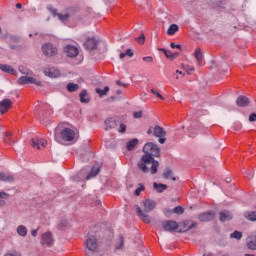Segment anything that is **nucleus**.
I'll use <instances>...</instances> for the list:
<instances>
[{
    "label": "nucleus",
    "mask_w": 256,
    "mask_h": 256,
    "mask_svg": "<svg viewBox=\"0 0 256 256\" xmlns=\"http://www.w3.org/2000/svg\"><path fill=\"white\" fill-rule=\"evenodd\" d=\"M143 151L145 154L137 163V168L142 173H149L150 171L151 175H155L159 167V161L155 160L154 157H161V148L153 142H148L144 145Z\"/></svg>",
    "instance_id": "obj_1"
},
{
    "label": "nucleus",
    "mask_w": 256,
    "mask_h": 256,
    "mask_svg": "<svg viewBox=\"0 0 256 256\" xmlns=\"http://www.w3.org/2000/svg\"><path fill=\"white\" fill-rule=\"evenodd\" d=\"M86 247V256H101L97 251V238H95V236H90L89 238H87Z\"/></svg>",
    "instance_id": "obj_2"
},
{
    "label": "nucleus",
    "mask_w": 256,
    "mask_h": 256,
    "mask_svg": "<svg viewBox=\"0 0 256 256\" xmlns=\"http://www.w3.org/2000/svg\"><path fill=\"white\" fill-rule=\"evenodd\" d=\"M41 49L45 57H55V55L58 53L57 46H55L53 43H45L42 45Z\"/></svg>",
    "instance_id": "obj_3"
},
{
    "label": "nucleus",
    "mask_w": 256,
    "mask_h": 256,
    "mask_svg": "<svg viewBox=\"0 0 256 256\" xmlns=\"http://www.w3.org/2000/svg\"><path fill=\"white\" fill-rule=\"evenodd\" d=\"M18 83H19V85L34 84V85H37L38 87H42L43 86V82L37 80L36 78L31 77V75L21 76L18 79Z\"/></svg>",
    "instance_id": "obj_4"
},
{
    "label": "nucleus",
    "mask_w": 256,
    "mask_h": 256,
    "mask_svg": "<svg viewBox=\"0 0 256 256\" xmlns=\"http://www.w3.org/2000/svg\"><path fill=\"white\" fill-rule=\"evenodd\" d=\"M61 139H63V141H73V139H75V131L71 128H64L62 129L59 134Z\"/></svg>",
    "instance_id": "obj_5"
},
{
    "label": "nucleus",
    "mask_w": 256,
    "mask_h": 256,
    "mask_svg": "<svg viewBox=\"0 0 256 256\" xmlns=\"http://www.w3.org/2000/svg\"><path fill=\"white\" fill-rule=\"evenodd\" d=\"M162 227L164 231H168L169 233H173L179 229V224L173 220H167L162 222Z\"/></svg>",
    "instance_id": "obj_6"
},
{
    "label": "nucleus",
    "mask_w": 256,
    "mask_h": 256,
    "mask_svg": "<svg viewBox=\"0 0 256 256\" xmlns=\"http://www.w3.org/2000/svg\"><path fill=\"white\" fill-rule=\"evenodd\" d=\"M13 107V101L9 98H5L2 101H0V114L5 115L9 109Z\"/></svg>",
    "instance_id": "obj_7"
},
{
    "label": "nucleus",
    "mask_w": 256,
    "mask_h": 256,
    "mask_svg": "<svg viewBox=\"0 0 256 256\" xmlns=\"http://www.w3.org/2000/svg\"><path fill=\"white\" fill-rule=\"evenodd\" d=\"M97 45H99V40L95 37L88 38L84 43V47L87 51H94V49H97Z\"/></svg>",
    "instance_id": "obj_8"
},
{
    "label": "nucleus",
    "mask_w": 256,
    "mask_h": 256,
    "mask_svg": "<svg viewBox=\"0 0 256 256\" xmlns=\"http://www.w3.org/2000/svg\"><path fill=\"white\" fill-rule=\"evenodd\" d=\"M64 53L66 54V57L75 58L79 55V48L73 45H67L64 48Z\"/></svg>",
    "instance_id": "obj_9"
},
{
    "label": "nucleus",
    "mask_w": 256,
    "mask_h": 256,
    "mask_svg": "<svg viewBox=\"0 0 256 256\" xmlns=\"http://www.w3.org/2000/svg\"><path fill=\"white\" fill-rule=\"evenodd\" d=\"M44 75L51 77L52 79H56V77L61 76V71L55 67H46L44 69Z\"/></svg>",
    "instance_id": "obj_10"
},
{
    "label": "nucleus",
    "mask_w": 256,
    "mask_h": 256,
    "mask_svg": "<svg viewBox=\"0 0 256 256\" xmlns=\"http://www.w3.org/2000/svg\"><path fill=\"white\" fill-rule=\"evenodd\" d=\"M199 221L201 223H207V221H213L215 219V213L209 211V212H204L198 216Z\"/></svg>",
    "instance_id": "obj_11"
},
{
    "label": "nucleus",
    "mask_w": 256,
    "mask_h": 256,
    "mask_svg": "<svg viewBox=\"0 0 256 256\" xmlns=\"http://www.w3.org/2000/svg\"><path fill=\"white\" fill-rule=\"evenodd\" d=\"M32 147H34V149H45V145H47V140L45 139H39V138H33L32 139Z\"/></svg>",
    "instance_id": "obj_12"
},
{
    "label": "nucleus",
    "mask_w": 256,
    "mask_h": 256,
    "mask_svg": "<svg viewBox=\"0 0 256 256\" xmlns=\"http://www.w3.org/2000/svg\"><path fill=\"white\" fill-rule=\"evenodd\" d=\"M52 243H53V235H51V232H46L42 234L41 245H47L48 247H51Z\"/></svg>",
    "instance_id": "obj_13"
},
{
    "label": "nucleus",
    "mask_w": 256,
    "mask_h": 256,
    "mask_svg": "<svg viewBox=\"0 0 256 256\" xmlns=\"http://www.w3.org/2000/svg\"><path fill=\"white\" fill-rule=\"evenodd\" d=\"M143 207L145 213H150V211H153L157 207V203L151 199H147L143 202Z\"/></svg>",
    "instance_id": "obj_14"
},
{
    "label": "nucleus",
    "mask_w": 256,
    "mask_h": 256,
    "mask_svg": "<svg viewBox=\"0 0 256 256\" xmlns=\"http://www.w3.org/2000/svg\"><path fill=\"white\" fill-rule=\"evenodd\" d=\"M197 227V222L184 221L182 222V228L178 231V233H185L193 228Z\"/></svg>",
    "instance_id": "obj_15"
},
{
    "label": "nucleus",
    "mask_w": 256,
    "mask_h": 256,
    "mask_svg": "<svg viewBox=\"0 0 256 256\" xmlns=\"http://www.w3.org/2000/svg\"><path fill=\"white\" fill-rule=\"evenodd\" d=\"M135 209H136L138 217H140V219H142V221H144V223H151V218H149V215H147V213L143 212L141 207L136 205Z\"/></svg>",
    "instance_id": "obj_16"
},
{
    "label": "nucleus",
    "mask_w": 256,
    "mask_h": 256,
    "mask_svg": "<svg viewBox=\"0 0 256 256\" xmlns=\"http://www.w3.org/2000/svg\"><path fill=\"white\" fill-rule=\"evenodd\" d=\"M0 181H4L6 183H13V181H15V178L9 173L0 172Z\"/></svg>",
    "instance_id": "obj_17"
},
{
    "label": "nucleus",
    "mask_w": 256,
    "mask_h": 256,
    "mask_svg": "<svg viewBox=\"0 0 256 256\" xmlns=\"http://www.w3.org/2000/svg\"><path fill=\"white\" fill-rule=\"evenodd\" d=\"M154 137H166L167 132L161 126H155L153 129Z\"/></svg>",
    "instance_id": "obj_18"
},
{
    "label": "nucleus",
    "mask_w": 256,
    "mask_h": 256,
    "mask_svg": "<svg viewBox=\"0 0 256 256\" xmlns=\"http://www.w3.org/2000/svg\"><path fill=\"white\" fill-rule=\"evenodd\" d=\"M159 51H162V53H164V55H165V57H167V59H177V57L179 56V53L171 52L165 48H160Z\"/></svg>",
    "instance_id": "obj_19"
},
{
    "label": "nucleus",
    "mask_w": 256,
    "mask_h": 256,
    "mask_svg": "<svg viewBox=\"0 0 256 256\" xmlns=\"http://www.w3.org/2000/svg\"><path fill=\"white\" fill-rule=\"evenodd\" d=\"M233 219V214L229 211H222L220 212V221L225 223V221H231Z\"/></svg>",
    "instance_id": "obj_20"
},
{
    "label": "nucleus",
    "mask_w": 256,
    "mask_h": 256,
    "mask_svg": "<svg viewBox=\"0 0 256 256\" xmlns=\"http://www.w3.org/2000/svg\"><path fill=\"white\" fill-rule=\"evenodd\" d=\"M238 107H247L249 105V98L246 96H239L236 100Z\"/></svg>",
    "instance_id": "obj_21"
},
{
    "label": "nucleus",
    "mask_w": 256,
    "mask_h": 256,
    "mask_svg": "<svg viewBox=\"0 0 256 256\" xmlns=\"http://www.w3.org/2000/svg\"><path fill=\"white\" fill-rule=\"evenodd\" d=\"M0 71L4 73H9L10 75H15V69L7 64H0Z\"/></svg>",
    "instance_id": "obj_22"
},
{
    "label": "nucleus",
    "mask_w": 256,
    "mask_h": 256,
    "mask_svg": "<svg viewBox=\"0 0 256 256\" xmlns=\"http://www.w3.org/2000/svg\"><path fill=\"white\" fill-rule=\"evenodd\" d=\"M137 145H139V139L134 138L127 143L126 147L128 151H133Z\"/></svg>",
    "instance_id": "obj_23"
},
{
    "label": "nucleus",
    "mask_w": 256,
    "mask_h": 256,
    "mask_svg": "<svg viewBox=\"0 0 256 256\" xmlns=\"http://www.w3.org/2000/svg\"><path fill=\"white\" fill-rule=\"evenodd\" d=\"M195 58L198 61V65H203V53L201 52V49L195 50Z\"/></svg>",
    "instance_id": "obj_24"
},
{
    "label": "nucleus",
    "mask_w": 256,
    "mask_h": 256,
    "mask_svg": "<svg viewBox=\"0 0 256 256\" xmlns=\"http://www.w3.org/2000/svg\"><path fill=\"white\" fill-rule=\"evenodd\" d=\"M154 189H156L157 193H163L167 189L166 184H158L157 182L153 183Z\"/></svg>",
    "instance_id": "obj_25"
},
{
    "label": "nucleus",
    "mask_w": 256,
    "mask_h": 256,
    "mask_svg": "<svg viewBox=\"0 0 256 256\" xmlns=\"http://www.w3.org/2000/svg\"><path fill=\"white\" fill-rule=\"evenodd\" d=\"M95 91L99 95V97H105V95H107V93H109L110 88H109V86H106L104 89L96 88Z\"/></svg>",
    "instance_id": "obj_26"
},
{
    "label": "nucleus",
    "mask_w": 256,
    "mask_h": 256,
    "mask_svg": "<svg viewBox=\"0 0 256 256\" xmlns=\"http://www.w3.org/2000/svg\"><path fill=\"white\" fill-rule=\"evenodd\" d=\"M107 129H115L117 127V122L113 118H109L105 121Z\"/></svg>",
    "instance_id": "obj_27"
},
{
    "label": "nucleus",
    "mask_w": 256,
    "mask_h": 256,
    "mask_svg": "<svg viewBox=\"0 0 256 256\" xmlns=\"http://www.w3.org/2000/svg\"><path fill=\"white\" fill-rule=\"evenodd\" d=\"M7 199H9V194L5 192H0V207H3L6 205Z\"/></svg>",
    "instance_id": "obj_28"
},
{
    "label": "nucleus",
    "mask_w": 256,
    "mask_h": 256,
    "mask_svg": "<svg viewBox=\"0 0 256 256\" xmlns=\"http://www.w3.org/2000/svg\"><path fill=\"white\" fill-rule=\"evenodd\" d=\"M230 239H236V241H241V239H243V233L236 230L230 234Z\"/></svg>",
    "instance_id": "obj_29"
},
{
    "label": "nucleus",
    "mask_w": 256,
    "mask_h": 256,
    "mask_svg": "<svg viewBox=\"0 0 256 256\" xmlns=\"http://www.w3.org/2000/svg\"><path fill=\"white\" fill-rule=\"evenodd\" d=\"M89 101H91V100L89 99V96L87 95V90H83L80 93V102L81 103H89Z\"/></svg>",
    "instance_id": "obj_30"
},
{
    "label": "nucleus",
    "mask_w": 256,
    "mask_h": 256,
    "mask_svg": "<svg viewBox=\"0 0 256 256\" xmlns=\"http://www.w3.org/2000/svg\"><path fill=\"white\" fill-rule=\"evenodd\" d=\"M17 233L20 237H27V227L20 225L17 227Z\"/></svg>",
    "instance_id": "obj_31"
},
{
    "label": "nucleus",
    "mask_w": 256,
    "mask_h": 256,
    "mask_svg": "<svg viewBox=\"0 0 256 256\" xmlns=\"http://www.w3.org/2000/svg\"><path fill=\"white\" fill-rule=\"evenodd\" d=\"M179 31V26L177 24H171L170 27L167 30V33L169 35H175Z\"/></svg>",
    "instance_id": "obj_32"
},
{
    "label": "nucleus",
    "mask_w": 256,
    "mask_h": 256,
    "mask_svg": "<svg viewBox=\"0 0 256 256\" xmlns=\"http://www.w3.org/2000/svg\"><path fill=\"white\" fill-rule=\"evenodd\" d=\"M99 167H93L92 170L90 171L89 175L86 177L87 180L91 179V177H97L99 174Z\"/></svg>",
    "instance_id": "obj_33"
},
{
    "label": "nucleus",
    "mask_w": 256,
    "mask_h": 256,
    "mask_svg": "<svg viewBox=\"0 0 256 256\" xmlns=\"http://www.w3.org/2000/svg\"><path fill=\"white\" fill-rule=\"evenodd\" d=\"M67 89L70 93H73L79 89V84L75 83H68L67 84Z\"/></svg>",
    "instance_id": "obj_34"
},
{
    "label": "nucleus",
    "mask_w": 256,
    "mask_h": 256,
    "mask_svg": "<svg viewBox=\"0 0 256 256\" xmlns=\"http://www.w3.org/2000/svg\"><path fill=\"white\" fill-rule=\"evenodd\" d=\"M247 249H250V251H256V241L255 240H247Z\"/></svg>",
    "instance_id": "obj_35"
},
{
    "label": "nucleus",
    "mask_w": 256,
    "mask_h": 256,
    "mask_svg": "<svg viewBox=\"0 0 256 256\" xmlns=\"http://www.w3.org/2000/svg\"><path fill=\"white\" fill-rule=\"evenodd\" d=\"M133 57V50L132 49H127L126 52L120 53L119 57L120 59H125V57Z\"/></svg>",
    "instance_id": "obj_36"
},
{
    "label": "nucleus",
    "mask_w": 256,
    "mask_h": 256,
    "mask_svg": "<svg viewBox=\"0 0 256 256\" xmlns=\"http://www.w3.org/2000/svg\"><path fill=\"white\" fill-rule=\"evenodd\" d=\"M246 219L249 221H256V211L248 212L245 214Z\"/></svg>",
    "instance_id": "obj_37"
},
{
    "label": "nucleus",
    "mask_w": 256,
    "mask_h": 256,
    "mask_svg": "<svg viewBox=\"0 0 256 256\" xmlns=\"http://www.w3.org/2000/svg\"><path fill=\"white\" fill-rule=\"evenodd\" d=\"M19 71H20V73H22V75H25V76L33 75V71L25 69V67H23V66L19 67Z\"/></svg>",
    "instance_id": "obj_38"
},
{
    "label": "nucleus",
    "mask_w": 256,
    "mask_h": 256,
    "mask_svg": "<svg viewBox=\"0 0 256 256\" xmlns=\"http://www.w3.org/2000/svg\"><path fill=\"white\" fill-rule=\"evenodd\" d=\"M70 15L68 13L66 14H58V18L62 23H65L66 21H69Z\"/></svg>",
    "instance_id": "obj_39"
},
{
    "label": "nucleus",
    "mask_w": 256,
    "mask_h": 256,
    "mask_svg": "<svg viewBox=\"0 0 256 256\" xmlns=\"http://www.w3.org/2000/svg\"><path fill=\"white\" fill-rule=\"evenodd\" d=\"M174 213H177L178 215H183L185 213V210L181 206H177L173 210Z\"/></svg>",
    "instance_id": "obj_40"
},
{
    "label": "nucleus",
    "mask_w": 256,
    "mask_h": 256,
    "mask_svg": "<svg viewBox=\"0 0 256 256\" xmlns=\"http://www.w3.org/2000/svg\"><path fill=\"white\" fill-rule=\"evenodd\" d=\"M171 175H173V171H171V169H166V171L163 173L164 179H170Z\"/></svg>",
    "instance_id": "obj_41"
},
{
    "label": "nucleus",
    "mask_w": 256,
    "mask_h": 256,
    "mask_svg": "<svg viewBox=\"0 0 256 256\" xmlns=\"http://www.w3.org/2000/svg\"><path fill=\"white\" fill-rule=\"evenodd\" d=\"M141 191H145V186H143V184H140V186L135 190V195L139 197L141 195Z\"/></svg>",
    "instance_id": "obj_42"
},
{
    "label": "nucleus",
    "mask_w": 256,
    "mask_h": 256,
    "mask_svg": "<svg viewBox=\"0 0 256 256\" xmlns=\"http://www.w3.org/2000/svg\"><path fill=\"white\" fill-rule=\"evenodd\" d=\"M151 93H153V95H156V97H158V99H161L162 101L165 100V98L163 97V95H161L157 90L151 89Z\"/></svg>",
    "instance_id": "obj_43"
},
{
    "label": "nucleus",
    "mask_w": 256,
    "mask_h": 256,
    "mask_svg": "<svg viewBox=\"0 0 256 256\" xmlns=\"http://www.w3.org/2000/svg\"><path fill=\"white\" fill-rule=\"evenodd\" d=\"M137 43L143 45L145 43V34H141L140 37L136 38Z\"/></svg>",
    "instance_id": "obj_44"
},
{
    "label": "nucleus",
    "mask_w": 256,
    "mask_h": 256,
    "mask_svg": "<svg viewBox=\"0 0 256 256\" xmlns=\"http://www.w3.org/2000/svg\"><path fill=\"white\" fill-rule=\"evenodd\" d=\"M125 245V240L123 239V236H120V244L116 246V249H123Z\"/></svg>",
    "instance_id": "obj_45"
},
{
    "label": "nucleus",
    "mask_w": 256,
    "mask_h": 256,
    "mask_svg": "<svg viewBox=\"0 0 256 256\" xmlns=\"http://www.w3.org/2000/svg\"><path fill=\"white\" fill-rule=\"evenodd\" d=\"M133 117L134 119H141V117H143V112L142 111L134 112Z\"/></svg>",
    "instance_id": "obj_46"
},
{
    "label": "nucleus",
    "mask_w": 256,
    "mask_h": 256,
    "mask_svg": "<svg viewBox=\"0 0 256 256\" xmlns=\"http://www.w3.org/2000/svg\"><path fill=\"white\" fill-rule=\"evenodd\" d=\"M120 129L118 130L119 133H125V131H127V126L123 123H120Z\"/></svg>",
    "instance_id": "obj_47"
},
{
    "label": "nucleus",
    "mask_w": 256,
    "mask_h": 256,
    "mask_svg": "<svg viewBox=\"0 0 256 256\" xmlns=\"http://www.w3.org/2000/svg\"><path fill=\"white\" fill-rule=\"evenodd\" d=\"M249 121H250V123H255L256 113H252V114L249 115Z\"/></svg>",
    "instance_id": "obj_48"
},
{
    "label": "nucleus",
    "mask_w": 256,
    "mask_h": 256,
    "mask_svg": "<svg viewBox=\"0 0 256 256\" xmlns=\"http://www.w3.org/2000/svg\"><path fill=\"white\" fill-rule=\"evenodd\" d=\"M11 132H6V137L4 138L5 143H11Z\"/></svg>",
    "instance_id": "obj_49"
},
{
    "label": "nucleus",
    "mask_w": 256,
    "mask_h": 256,
    "mask_svg": "<svg viewBox=\"0 0 256 256\" xmlns=\"http://www.w3.org/2000/svg\"><path fill=\"white\" fill-rule=\"evenodd\" d=\"M143 61L145 63H153V57H151V56L143 57Z\"/></svg>",
    "instance_id": "obj_50"
},
{
    "label": "nucleus",
    "mask_w": 256,
    "mask_h": 256,
    "mask_svg": "<svg viewBox=\"0 0 256 256\" xmlns=\"http://www.w3.org/2000/svg\"><path fill=\"white\" fill-rule=\"evenodd\" d=\"M170 47H171V49H181V45L175 44V43H171Z\"/></svg>",
    "instance_id": "obj_51"
},
{
    "label": "nucleus",
    "mask_w": 256,
    "mask_h": 256,
    "mask_svg": "<svg viewBox=\"0 0 256 256\" xmlns=\"http://www.w3.org/2000/svg\"><path fill=\"white\" fill-rule=\"evenodd\" d=\"M165 141H167V138L164 137H158V142L161 143V145H164Z\"/></svg>",
    "instance_id": "obj_52"
},
{
    "label": "nucleus",
    "mask_w": 256,
    "mask_h": 256,
    "mask_svg": "<svg viewBox=\"0 0 256 256\" xmlns=\"http://www.w3.org/2000/svg\"><path fill=\"white\" fill-rule=\"evenodd\" d=\"M116 85H118L119 87H127V84L121 82V80H117Z\"/></svg>",
    "instance_id": "obj_53"
},
{
    "label": "nucleus",
    "mask_w": 256,
    "mask_h": 256,
    "mask_svg": "<svg viewBox=\"0 0 256 256\" xmlns=\"http://www.w3.org/2000/svg\"><path fill=\"white\" fill-rule=\"evenodd\" d=\"M37 231H38V229L31 231L32 237H37Z\"/></svg>",
    "instance_id": "obj_54"
},
{
    "label": "nucleus",
    "mask_w": 256,
    "mask_h": 256,
    "mask_svg": "<svg viewBox=\"0 0 256 256\" xmlns=\"http://www.w3.org/2000/svg\"><path fill=\"white\" fill-rule=\"evenodd\" d=\"M5 256H20V255L17 254V252H15V253H7L5 254Z\"/></svg>",
    "instance_id": "obj_55"
},
{
    "label": "nucleus",
    "mask_w": 256,
    "mask_h": 256,
    "mask_svg": "<svg viewBox=\"0 0 256 256\" xmlns=\"http://www.w3.org/2000/svg\"><path fill=\"white\" fill-rule=\"evenodd\" d=\"M151 133H153V127H150L147 131V135H151Z\"/></svg>",
    "instance_id": "obj_56"
},
{
    "label": "nucleus",
    "mask_w": 256,
    "mask_h": 256,
    "mask_svg": "<svg viewBox=\"0 0 256 256\" xmlns=\"http://www.w3.org/2000/svg\"><path fill=\"white\" fill-rule=\"evenodd\" d=\"M16 7H17V9H21V7H23V5H21V3H17Z\"/></svg>",
    "instance_id": "obj_57"
},
{
    "label": "nucleus",
    "mask_w": 256,
    "mask_h": 256,
    "mask_svg": "<svg viewBox=\"0 0 256 256\" xmlns=\"http://www.w3.org/2000/svg\"><path fill=\"white\" fill-rule=\"evenodd\" d=\"M203 256H214L213 253L209 252L207 254H203Z\"/></svg>",
    "instance_id": "obj_58"
},
{
    "label": "nucleus",
    "mask_w": 256,
    "mask_h": 256,
    "mask_svg": "<svg viewBox=\"0 0 256 256\" xmlns=\"http://www.w3.org/2000/svg\"><path fill=\"white\" fill-rule=\"evenodd\" d=\"M55 139H59V132H55Z\"/></svg>",
    "instance_id": "obj_59"
},
{
    "label": "nucleus",
    "mask_w": 256,
    "mask_h": 256,
    "mask_svg": "<svg viewBox=\"0 0 256 256\" xmlns=\"http://www.w3.org/2000/svg\"><path fill=\"white\" fill-rule=\"evenodd\" d=\"M121 93H123V91H121V90L116 91V95H121Z\"/></svg>",
    "instance_id": "obj_60"
},
{
    "label": "nucleus",
    "mask_w": 256,
    "mask_h": 256,
    "mask_svg": "<svg viewBox=\"0 0 256 256\" xmlns=\"http://www.w3.org/2000/svg\"><path fill=\"white\" fill-rule=\"evenodd\" d=\"M188 71H195V68L194 67H190V68H188Z\"/></svg>",
    "instance_id": "obj_61"
},
{
    "label": "nucleus",
    "mask_w": 256,
    "mask_h": 256,
    "mask_svg": "<svg viewBox=\"0 0 256 256\" xmlns=\"http://www.w3.org/2000/svg\"><path fill=\"white\" fill-rule=\"evenodd\" d=\"M176 73H179V75H183V72L177 70Z\"/></svg>",
    "instance_id": "obj_62"
},
{
    "label": "nucleus",
    "mask_w": 256,
    "mask_h": 256,
    "mask_svg": "<svg viewBox=\"0 0 256 256\" xmlns=\"http://www.w3.org/2000/svg\"><path fill=\"white\" fill-rule=\"evenodd\" d=\"M172 181H177V178H175V177H172Z\"/></svg>",
    "instance_id": "obj_63"
},
{
    "label": "nucleus",
    "mask_w": 256,
    "mask_h": 256,
    "mask_svg": "<svg viewBox=\"0 0 256 256\" xmlns=\"http://www.w3.org/2000/svg\"><path fill=\"white\" fill-rule=\"evenodd\" d=\"M222 256H229V254H224V255H222Z\"/></svg>",
    "instance_id": "obj_64"
}]
</instances>
